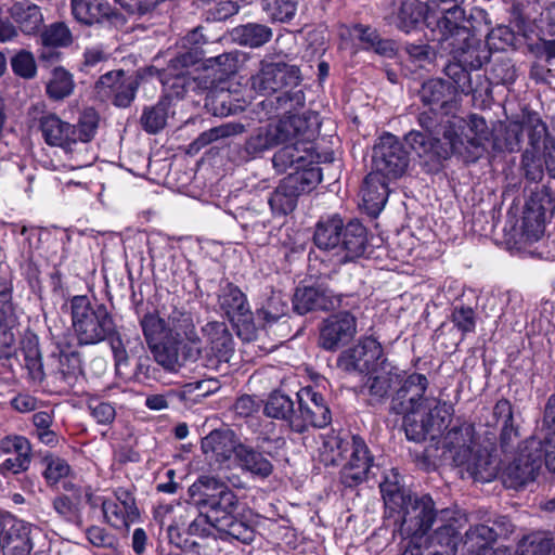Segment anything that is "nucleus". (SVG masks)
Instances as JSON below:
<instances>
[{"mask_svg": "<svg viewBox=\"0 0 555 555\" xmlns=\"http://www.w3.org/2000/svg\"><path fill=\"white\" fill-rule=\"evenodd\" d=\"M207 353L218 362H229L234 352L233 337L224 322L210 321L202 327Z\"/></svg>", "mask_w": 555, "mask_h": 555, "instance_id": "nucleus-23", "label": "nucleus"}, {"mask_svg": "<svg viewBox=\"0 0 555 555\" xmlns=\"http://www.w3.org/2000/svg\"><path fill=\"white\" fill-rule=\"evenodd\" d=\"M353 309H344L326 318L320 327L319 345L334 351L349 344L357 334V318Z\"/></svg>", "mask_w": 555, "mask_h": 555, "instance_id": "nucleus-14", "label": "nucleus"}, {"mask_svg": "<svg viewBox=\"0 0 555 555\" xmlns=\"http://www.w3.org/2000/svg\"><path fill=\"white\" fill-rule=\"evenodd\" d=\"M235 460L243 470L262 479L269 477L273 472V465L268 459L243 443L238 447Z\"/></svg>", "mask_w": 555, "mask_h": 555, "instance_id": "nucleus-38", "label": "nucleus"}, {"mask_svg": "<svg viewBox=\"0 0 555 555\" xmlns=\"http://www.w3.org/2000/svg\"><path fill=\"white\" fill-rule=\"evenodd\" d=\"M322 180L321 170L294 171L285 177L268 199L272 214L286 216L297 206L298 197L311 192Z\"/></svg>", "mask_w": 555, "mask_h": 555, "instance_id": "nucleus-7", "label": "nucleus"}, {"mask_svg": "<svg viewBox=\"0 0 555 555\" xmlns=\"http://www.w3.org/2000/svg\"><path fill=\"white\" fill-rule=\"evenodd\" d=\"M382 360H384L382 345L371 336L361 339L341 358L346 370L361 373L373 371L379 366Z\"/></svg>", "mask_w": 555, "mask_h": 555, "instance_id": "nucleus-21", "label": "nucleus"}, {"mask_svg": "<svg viewBox=\"0 0 555 555\" xmlns=\"http://www.w3.org/2000/svg\"><path fill=\"white\" fill-rule=\"evenodd\" d=\"M444 73L451 80L449 83L454 88L455 95L472 92L470 74L459 62H450L444 67Z\"/></svg>", "mask_w": 555, "mask_h": 555, "instance_id": "nucleus-54", "label": "nucleus"}, {"mask_svg": "<svg viewBox=\"0 0 555 555\" xmlns=\"http://www.w3.org/2000/svg\"><path fill=\"white\" fill-rule=\"evenodd\" d=\"M538 465L534 461L519 457L511 463L504 473V483L508 488L518 489L537 477Z\"/></svg>", "mask_w": 555, "mask_h": 555, "instance_id": "nucleus-41", "label": "nucleus"}, {"mask_svg": "<svg viewBox=\"0 0 555 555\" xmlns=\"http://www.w3.org/2000/svg\"><path fill=\"white\" fill-rule=\"evenodd\" d=\"M424 16L422 3L415 0L401 1L400 8L392 17V23L405 33H410Z\"/></svg>", "mask_w": 555, "mask_h": 555, "instance_id": "nucleus-45", "label": "nucleus"}, {"mask_svg": "<svg viewBox=\"0 0 555 555\" xmlns=\"http://www.w3.org/2000/svg\"><path fill=\"white\" fill-rule=\"evenodd\" d=\"M35 527L22 519L7 516L3 555H29L33 550L31 533Z\"/></svg>", "mask_w": 555, "mask_h": 555, "instance_id": "nucleus-26", "label": "nucleus"}, {"mask_svg": "<svg viewBox=\"0 0 555 555\" xmlns=\"http://www.w3.org/2000/svg\"><path fill=\"white\" fill-rule=\"evenodd\" d=\"M350 449L341 464L340 478L347 487L356 486L364 481L373 465V456L364 440L358 436H351Z\"/></svg>", "mask_w": 555, "mask_h": 555, "instance_id": "nucleus-17", "label": "nucleus"}, {"mask_svg": "<svg viewBox=\"0 0 555 555\" xmlns=\"http://www.w3.org/2000/svg\"><path fill=\"white\" fill-rule=\"evenodd\" d=\"M318 296V286L297 288L293 300L295 311L306 314L309 311L319 310Z\"/></svg>", "mask_w": 555, "mask_h": 555, "instance_id": "nucleus-55", "label": "nucleus"}, {"mask_svg": "<svg viewBox=\"0 0 555 555\" xmlns=\"http://www.w3.org/2000/svg\"><path fill=\"white\" fill-rule=\"evenodd\" d=\"M165 324L167 331L179 334V337H185L191 344L199 343L191 314L176 309Z\"/></svg>", "mask_w": 555, "mask_h": 555, "instance_id": "nucleus-48", "label": "nucleus"}, {"mask_svg": "<svg viewBox=\"0 0 555 555\" xmlns=\"http://www.w3.org/2000/svg\"><path fill=\"white\" fill-rule=\"evenodd\" d=\"M141 326L155 361L167 371L176 372L182 365L181 356L196 359L199 354V347L185 351L183 338L167 331L165 320L154 313L145 314Z\"/></svg>", "mask_w": 555, "mask_h": 555, "instance_id": "nucleus-4", "label": "nucleus"}, {"mask_svg": "<svg viewBox=\"0 0 555 555\" xmlns=\"http://www.w3.org/2000/svg\"><path fill=\"white\" fill-rule=\"evenodd\" d=\"M207 42L204 34H203V27H196L192 31H190L184 38H183V46L189 48V51L185 53H182L170 61L167 69L164 72V74L160 77V80L164 83H167L168 76H175L177 78H180L184 75L183 68L193 65L197 63L202 57V46Z\"/></svg>", "mask_w": 555, "mask_h": 555, "instance_id": "nucleus-25", "label": "nucleus"}, {"mask_svg": "<svg viewBox=\"0 0 555 555\" xmlns=\"http://www.w3.org/2000/svg\"><path fill=\"white\" fill-rule=\"evenodd\" d=\"M344 222L338 216L321 219L315 224L313 242L315 246L323 250H330L336 255L341 234L344 231Z\"/></svg>", "mask_w": 555, "mask_h": 555, "instance_id": "nucleus-33", "label": "nucleus"}, {"mask_svg": "<svg viewBox=\"0 0 555 555\" xmlns=\"http://www.w3.org/2000/svg\"><path fill=\"white\" fill-rule=\"evenodd\" d=\"M386 513L412 534H426L435 517V504L429 495L414 496L400 485V476L391 469L379 486Z\"/></svg>", "mask_w": 555, "mask_h": 555, "instance_id": "nucleus-2", "label": "nucleus"}, {"mask_svg": "<svg viewBox=\"0 0 555 555\" xmlns=\"http://www.w3.org/2000/svg\"><path fill=\"white\" fill-rule=\"evenodd\" d=\"M315 154L311 142H304L299 140L291 144H284L283 147L278 150L272 157L273 168L283 173L291 168L295 171H304L308 169H319L315 165Z\"/></svg>", "mask_w": 555, "mask_h": 555, "instance_id": "nucleus-18", "label": "nucleus"}, {"mask_svg": "<svg viewBox=\"0 0 555 555\" xmlns=\"http://www.w3.org/2000/svg\"><path fill=\"white\" fill-rule=\"evenodd\" d=\"M488 138L486 120L478 115H472L468 122L453 118L443 132V140L450 144L451 152L468 157H478Z\"/></svg>", "mask_w": 555, "mask_h": 555, "instance_id": "nucleus-8", "label": "nucleus"}, {"mask_svg": "<svg viewBox=\"0 0 555 555\" xmlns=\"http://www.w3.org/2000/svg\"><path fill=\"white\" fill-rule=\"evenodd\" d=\"M138 79L127 76L124 70H111L102 75L95 83L96 92L106 99H112L114 105L128 107L134 100Z\"/></svg>", "mask_w": 555, "mask_h": 555, "instance_id": "nucleus-16", "label": "nucleus"}, {"mask_svg": "<svg viewBox=\"0 0 555 555\" xmlns=\"http://www.w3.org/2000/svg\"><path fill=\"white\" fill-rule=\"evenodd\" d=\"M288 310L287 299L281 292H272L261 306L257 309L256 314L263 326L271 325L285 317Z\"/></svg>", "mask_w": 555, "mask_h": 555, "instance_id": "nucleus-43", "label": "nucleus"}, {"mask_svg": "<svg viewBox=\"0 0 555 555\" xmlns=\"http://www.w3.org/2000/svg\"><path fill=\"white\" fill-rule=\"evenodd\" d=\"M318 306L319 310L354 309L356 299L350 295L335 294L328 287L318 285Z\"/></svg>", "mask_w": 555, "mask_h": 555, "instance_id": "nucleus-50", "label": "nucleus"}, {"mask_svg": "<svg viewBox=\"0 0 555 555\" xmlns=\"http://www.w3.org/2000/svg\"><path fill=\"white\" fill-rule=\"evenodd\" d=\"M552 547V539L542 533H531L519 542L517 555H551Z\"/></svg>", "mask_w": 555, "mask_h": 555, "instance_id": "nucleus-51", "label": "nucleus"}, {"mask_svg": "<svg viewBox=\"0 0 555 555\" xmlns=\"http://www.w3.org/2000/svg\"><path fill=\"white\" fill-rule=\"evenodd\" d=\"M262 9L275 22L291 21L297 11V0H262Z\"/></svg>", "mask_w": 555, "mask_h": 555, "instance_id": "nucleus-53", "label": "nucleus"}, {"mask_svg": "<svg viewBox=\"0 0 555 555\" xmlns=\"http://www.w3.org/2000/svg\"><path fill=\"white\" fill-rule=\"evenodd\" d=\"M41 41L46 47H65L72 41L70 31L64 24H53L42 33Z\"/></svg>", "mask_w": 555, "mask_h": 555, "instance_id": "nucleus-58", "label": "nucleus"}, {"mask_svg": "<svg viewBox=\"0 0 555 555\" xmlns=\"http://www.w3.org/2000/svg\"><path fill=\"white\" fill-rule=\"evenodd\" d=\"M242 442L233 430H212L202 439V451L207 459L217 463H224L232 455L236 457Z\"/></svg>", "mask_w": 555, "mask_h": 555, "instance_id": "nucleus-24", "label": "nucleus"}, {"mask_svg": "<svg viewBox=\"0 0 555 555\" xmlns=\"http://www.w3.org/2000/svg\"><path fill=\"white\" fill-rule=\"evenodd\" d=\"M108 59L109 53L102 44L87 47L82 54L80 69L85 73H91L93 69L100 68Z\"/></svg>", "mask_w": 555, "mask_h": 555, "instance_id": "nucleus-57", "label": "nucleus"}, {"mask_svg": "<svg viewBox=\"0 0 555 555\" xmlns=\"http://www.w3.org/2000/svg\"><path fill=\"white\" fill-rule=\"evenodd\" d=\"M263 412L268 417L287 421L289 426L293 414H296L294 401L287 395L279 391L269 396Z\"/></svg>", "mask_w": 555, "mask_h": 555, "instance_id": "nucleus-47", "label": "nucleus"}, {"mask_svg": "<svg viewBox=\"0 0 555 555\" xmlns=\"http://www.w3.org/2000/svg\"><path fill=\"white\" fill-rule=\"evenodd\" d=\"M388 180L376 172H370L361 190L362 206L371 216H377L385 207L388 198Z\"/></svg>", "mask_w": 555, "mask_h": 555, "instance_id": "nucleus-31", "label": "nucleus"}, {"mask_svg": "<svg viewBox=\"0 0 555 555\" xmlns=\"http://www.w3.org/2000/svg\"><path fill=\"white\" fill-rule=\"evenodd\" d=\"M270 124L253 130L243 147L244 157L255 159L278 146Z\"/></svg>", "mask_w": 555, "mask_h": 555, "instance_id": "nucleus-39", "label": "nucleus"}, {"mask_svg": "<svg viewBox=\"0 0 555 555\" xmlns=\"http://www.w3.org/2000/svg\"><path fill=\"white\" fill-rule=\"evenodd\" d=\"M189 493L198 508L208 507L216 516L234 513L238 504L235 493L215 476L199 477L189 488Z\"/></svg>", "mask_w": 555, "mask_h": 555, "instance_id": "nucleus-10", "label": "nucleus"}, {"mask_svg": "<svg viewBox=\"0 0 555 555\" xmlns=\"http://www.w3.org/2000/svg\"><path fill=\"white\" fill-rule=\"evenodd\" d=\"M420 96L425 105L436 107L444 115L451 114L457 107L454 88L440 78H431L425 81L420 91Z\"/></svg>", "mask_w": 555, "mask_h": 555, "instance_id": "nucleus-28", "label": "nucleus"}, {"mask_svg": "<svg viewBox=\"0 0 555 555\" xmlns=\"http://www.w3.org/2000/svg\"><path fill=\"white\" fill-rule=\"evenodd\" d=\"M11 66L13 72L23 78L29 79L36 75L37 65L33 53L28 51H20L11 60Z\"/></svg>", "mask_w": 555, "mask_h": 555, "instance_id": "nucleus-59", "label": "nucleus"}, {"mask_svg": "<svg viewBox=\"0 0 555 555\" xmlns=\"http://www.w3.org/2000/svg\"><path fill=\"white\" fill-rule=\"evenodd\" d=\"M53 508L64 520L72 524L80 522V512L78 504L74 503L68 496H56L53 500Z\"/></svg>", "mask_w": 555, "mask_h": 555, "instance_id": "nucleus-63", "label": "nucleus"}, {"mask_svg": "<svg viewBox=\"0 0 555 555\" xmlns=\"http://www.w3.org/2000/svg\"><path fill=\"white\" fill-rule=\"evenodd\" d=\"M526 133L531 150L541 151L547 129L537 113H528L520 122H511L506 129V149L515 152L520 149L522 134Z\"/></svg>", "mask_w": 555, "mask_h": 555, "instance_id": "nucleus-19", "label": "nucleus"}, {"mask_svg": "<svg viewBox=\"0 0 555 555\" xmlns=\"http://www.w3.org/2000/svg\"><path fill=\"white\" fill-rule=\"evenodd\" d=\"M88 408L92 417L99 424L108 425L115 420V408L108 402H103L98 398H90L88 401Z\"/></svg>", "mask_w": 555, "mask_h": 555, "instance_id": "nucleus-64", "label": "nucleus"}, {"mask_svg": "<svg viewBox=\"0 0 555 555\" xmlns=\"http://www.w3.org/2000/svg\"><path fill=\"white\" fill-rule=\"evenodd\" d=\"M366 230L358 221L349 222L343 231L340 243L336 251L337 261L346 263L361 257L366 248Z\"/></svg>", "mask_w": 555, "mask_h": 555, "instance_id": "nucleus-30", "label": "nucleus"}, {"mask_svg": "<svg viewBox=\"0 0 555 555\" xmlns=\"http://www.w3.org/2000/svg\"><path fill=\"white\" fill-rule=\"evenodd\" d=\"M17 454V456H26L31 459V446L24 436L9 435L0 440V455Z\"/></svg>", "mask_w": 555, "mask_h": 555, "instance_id": "nucleus-56", "label": "nucleus"}, {"mask_svg": "<svg viewBox=\"0 0 555 555\" xmlns=\"http://www.w3.org/2000/svg\"><path fill=\"white\" fill-rule=\"evenodd\" d=\"M9 13L24 34L38 31L43 22L40 8L28 0L14 2Z\"/></svg>", "mask_w": 555, "mask_h": 555, "instance_id": "nucleus-37", "label": "nucleus"}, {"mask_svg": "<svg viewBox=\"0 0 555 555\" xmlns=\"http://www.w3.org/2000/svg\"><path fill=\"white\" fill-rule=\"evenodd\" d=\"M405 141L418 156L435 155L447 158L451 154H456L455 152H451L450 144H448L447 141L444 144L448 145V147H444L440 143L438 135L428 132L413 130L405 135Z\"/></svg>", "mask_w": 555, "mask_h": 555, "instance_id": "nucleus-35", "label": "nucleus"}, {"mask_svg": "<svg viewBox=\"0 0 555 555\" xmlns=\"http://www.w3.org/2000/svg\"><path fill=\"white\" fill-rule=\"evenodd\" d=\"M38 121L41 135L48 145L62 147L67 153L77 150V130L74 125L62 120L52 113L42 115Z\"/></svg>", "mask_w": 555, "mask_h": 555, "instance_id": "nucleus-22", "label": "nucleus"}, {"mask_svg": "<svg viewBox=\"0 0 555 555\" xmlns=\"http://www.w3.org/2000/svg\"><path fill=\"white\" fill-rule=\"evenodd\" d=\"M74 18L80 24L92 26L105 22L119 26L125 17L115 11L106 0H70Z\"/></svg>", "mask_w": 555, "mask_h": 555, "instance_id": "nucleus-20", "label": "nucleus"}, {"mask_svg": "<svg viewBox=\"0 0 555 555\" xmlns=\"http://www.w3.org/2000/svg\"><path fill=\"white\" fill-rule=\"evenodd\" d=\"M43 477L50 486L59 483L61 480L67 478L72 473V468L66 460L52 454L43 457Z\"/></svg>", "mask_w": 555, "mask_h": 555, "instance_id": "nucleus-52", "label": "nucleus"}, {"mask_svg": "<svg viewBox=\"0 0 555 555\" xmlns=\"http://www.w3.org/2000/svg\"><path fill=\"white\" fill-rule=\"evenodd\" d=\"M170 102L167 99L160 100L156 105L146 107L141 116V125L149 133H157L167 122Z\"/></svg>", "mask_w": 555, "mask_h": 555, "instance_id": "nucleus-46", "label": "nucleus"}, {"mask_svg": "<svg viewBox=\"0 0 555 555\" xmlns=\"http://www.w3.org/2000/svg\"><path fill=\"white\" fill-rule=\"evenodd\" d=\"M272 35L270 27L257 23L241 25L232 30L233 40L249 48H259L266 44Z\"/></svg>", "mask_w": 555, "mask_h": 555, "instance_id": "nucleus-42", "label": "nucleus"}, {"mask_svg": "<svg viewBox=\"0 0 555 555\" xmlns=\"http://www.w3.org/2000/svg\"><path fill=\"white\" fill-rule=\"evenodd\" d=\"M220 310L236 327L240 338L250 341L256 338L257 326L245 294L235 285L227 284L218 295Z\"/></svg>", "mask_w": 555, "mask_h": 555, "instance_id": "nucleus-13", "label": "nucleus"}, {"mask_svg": "<svg viewBox=\"0 0 555 555\" xmlns=\"http://www.w3.org/2000/svg\"><path fill=\"white\" fill-rule=\"evenodd\" d=\"M72 326L80 345H95L115 333V323L107 308L92 305L87 296L70 300Z\"/></svg>", "mask_w": 555, "mask_h": 555, "instance_id": "nucleus-6", "label": "nucleus"}, {"mask_svg": "<svg viewBox=\"0 0 555 555\" xmlns=\"http://www.w3.org/2000/svg\"><path fill=\"white\" fill-rule=\"evenodd\" d=\"M400 388L392 399V409L404 417L406 438L420 442L447 428L453 414L452 405L435 398H425L428 379L424 374L412 373L399 380Z\"/></svg>", "mask_w": 555, "mask_h": 555, "instance_id": "nucleus-1", "label": "nucleus"}, {"mask_svg": "<svg viewBox=\"0 0 555 555\" xmlns=\"http://www.w3.org/2000/svg\"><path fill=\"white\" fill-rule=\"evenodd\" d=\"M74 86L73 76L63 67H56L47 83V93L53 100H63L72 94Z\"/></svg>", "mask_w": 555, "mask_h": 555, "instance_id": "nucleus-49", "label": "nucleus"}, {"mask_svg": "<svg viewBox=\"0 0 555 555\" xmlns=\"http://www.w3.org/2000/svg\"><path fill=\"white\" fill-rule=\"evenodd\" d=\"M220 516H216L211 512L206 514L199 513L190 524L189 532L190 534L207 537L211 534L212 530H217V520H219Z\"/></svg>", "mask_w": 555, "mask_h": 555, "instance_id": "nucleus-62", "label": "nucleus"}, {"mask_svg": "<svg viewBox=\"0 0 555 555\" xmlns=\"http://www.w3.org/2000/svg\"><path fill=\"white\" fill-rule=\"evenodd\" d=\"M454 533V527L447 525L439 527L430 538L426 534H412L402 555H423V548L427 547L429 540L430 543L437 542L440 545H449Z\"/></svg>", "mask_w": 555, "mask_h": 555, "instance_id": "nucleus-44", "label": "nucleus"}, {"mask_svg": "<svg viewBox=\"0 0 555 555\" xmlns=\"http://www.w3.org/2000/svg\"><path fill=\"white\" fill-rule=\"evenodd\" d=\"M233 513L220 515L217 520V531L220 532V538L223 540H237L244 544H249L254 541V529L246 522L233 517Z\"/></svg>", "mask_w": 555, "mask_h": 555, "instance_id": "nucleus-40", "label": "nucleus"}, {"mask_svg": "<svg viewBox=\"0 0 555 555\" xmlns=\"http://www.w3.org/2000/svg\"><path fill=\"white\" fill-rule=\"evenodd\" d=\"M369 373L364 389L372 402H380L385 399L391 387L401 379V371L387 360H382L379 366Z\"/></svg>", "mask_w": 555, "mask_h": 555, "instance_id": "nucleus-29", "label": "nucleus"}, {"mask_svg": "<svg viewBox=\"0 0 555 555\" xmlns=\"http://www.w3.org/2000/svg\"><path fill=\"white\" fill-rule=\"evenodd\" d=\"M298 408L291 418V429L305 433L310 427H326L332 422L330 408L324 397L313 387H304L297 392Z\"/></svg>", "mask_w": 555, "mask_h": 555, "instance_id": "nucleus-12", "label": "nucleus"}, {"mask_svg": "<svg viewBox=\"0 0 555 555\" xmlns=\"http://www.w3.org/2000/svg\"><path fill=\"white\" fill-rule=\"evenodd\" d=\"M521 165L527 179L531 181H539L542 179L543 166L540 151L526 150L522 154Z\"/></svg>", "mask_w": 555, "mask_h": 555, "instance_id": "nucleus-61", "label": "nucleus"}, {"mask_svg": "<svg viewBox=\"0 0 555 555\" xmlns=\"http://www.w3.org/2000/svg\"><path fill=\"white\" fill-rule=\"evenodd\" d=\"M441 446L442 457L464 468L475 480L487 482L495 476L491 455L478 443L473 424L463 423L448 430Z\"/></svg>", "mask_w": 555, "mask_h": 555, "instance_id": "nucleus-3", "label": "nucleus"}, {"mask_svg": "<svg viewBox=\"0 0 555 555\" xmlns=\"http://www.w3.org/2000/svg\"><path fill=\"white\" fill-rule=\"evenodd\" d=\"M278 145L291 144L302 140L310 142L313 132L310 130L309 121L305 116L288 114L275 122H270Z\"/></svg>", "mask_w": 555, "mask_h": 555, "instance_id": "nucleus-27", "label": "nucleus"}, {"mask_svg": "<svg viewBox=\"0 0 555 555\" xmlns=\"http://www.w3.org/2000/svg\"><path fill=\"white\" fill-rule=\"evenodd\" d=\"M351 436L331 433L322 437L319 448L320 461L326 466H338L345 461L350 449Z\"/></svg>", "mask_w": 555, "mask_h": 555, "instance_id": "nucleus-34", "label": "nucleus"}, {"mask_svg": "<svg viewBox=\"0 0 555 555\" xmlns=\"http://www.w3.org/2000/svg\"><path fill=\"white\" fill-rule=\"evenodd\" d=\"M301 80L300 70L297 66L286 64L284 62H268L261 61L259 69L250 77L251 89L261 95H271L276 92H282L276 98L281 108L285 111L288 108V103L296 101L297 104L302 105L304 95L301 92L291 94L287 89L295 88ZM289 104V108H292Z\"/></svg>", "mask_w": 555, "mask_h": 555, "instance_id": "nucleus-5", "label": "nucleus"}, {"mask_svg": "<svg viewBox=\"0 0 555 555\" xmlns=\"http://www.w3.org/2000/svg\"><path fill=\"white\" fill-rule=\"evenodd\" d=\"M409 167V153L400 140L385 133L373 147L372 172L391 181L401 178Z\"/></svg>", "mask_w": 555, "mask_h": 555, "instance_id": "nucleus-11", "label": "nucleus"}, {"mask_svg": "<svg viewBox=\"0 0 555 555\" xmlns=\"http://www.w3.org/2000/svg\"><path fill=\"white\" fill-rule=\"evenodd\" d=\"M436 107H431L429 111H424L418 116V124L424 129V132H428L430 134H442L452 124V120L448 119L446 121L439 120L438 113L436 112Z\"/></svg>", "mask_w": 555, "mask_h": 555, "instance_id": "nucleus-60", "label": "nucleus"}, {"mask_svg": "<svg viewBox=\"0 0 555 555\" xmlns=\"http://www.w3.org/2000/svg\"><path fill=\"white\" fill-rule=\"evenodd\" d=\"M101 507L105 521L116 529L128 528L140 517L133 493L127 488H117L112 498L102 499Z\"/></svg>", "mask_w": 555, "mask_h": 555, "instance_id": "nucleus-15", "label": "nucleus"}, {"mask_svg": "<svg viewBox=\"0 0 555 555\" xmlns=\"http://www.w3.org/2000/svg\"><path fill=\"white\" fill-rule=\"evenodd\" d=\"M554 203L546 192L534 193L526 203L520 233L517 240L518 250L526 254L544 236L545 222L553 214Z\"/></svg>", "mask_w": 555, "mask_h": 555, "instance_id": "nucleus-9", "label": "nucleus"}, {"mask_svg": "<svg viewBox=\"0 0 555 555\" xmlns=\"http://www.w3.org/2000/svg\"><path fill=\"white\" fill-rule=\"evenodd\" d=\"M99 120L98 113L92 108H87L81 113L77 125L74 126L77 130L76 139L78 145L76 151H79V167L87 166L91 162V158L81 152L87 151L86 144L94 138L99 127Z\"/></svg>", "mask_w": 555, "mask_h": 555, "instance_id": "nucleus-36", "label": "nucleus"}, {"mask_svg": "<svg viewBox=\"0 0 555 555\" xmlns=\"http://www.w3.org/2000/svg\"><path fill=\"white\" fill-rule=\"evenodd\" d=\"M496 532L487 525L472 527L465 534L464 547L470 555H512L506 547L491 548Z\"/></svg>", "mask_w": 555, "mask_h": 555, "instance_id": "nucleus-32", "label": "nucleus"}]
</instances>
